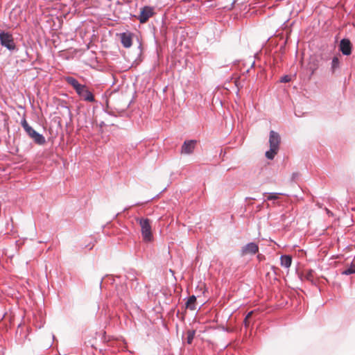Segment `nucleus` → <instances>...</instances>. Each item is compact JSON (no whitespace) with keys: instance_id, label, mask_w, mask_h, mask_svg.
<instances>
[{"instance_id":"nucleus-1","label":"nucleus","mask_w":355,"mask_h":355,"mask_svg":"<svg viewBox=\"0 0 355 355\" xmlns=\"http://www.w3.org/2000/svg\"><path fill=\"white\" fill-rule=\"evenodd\" d=\"M280 141L281 138L279 135L274 130H271L269 136L270 149L265 153L266 158L273 159L279 150Z\"/></svg>"},{"instance_id":"nucleus-2","label":"nucleus","mask_w":355,"mask_h":355,"mask_svg":"<svg viewBox=\"0 0 355 355\" xmlns=\"http://www.w3.org/2000/svg\"><path fill=\"white\" fill-rule=\"evenodd\" d=\"M141 227V232L143 240L145 242H150L153 241V236L152 234L150 220L148 218H141L137 219Z\"/></svg>"},{"instance_id":"nucleus-3","label":"nucleus","mask_w":355,"mask_h":355,"mask_svg":"<svg viewBox=\"0 0 355 355\" xmlns=\"http://www.w3.org/2000/svg\"><path fill=\"white\" fill-rule=\"evenodd\" d=\"M21 123L28 135L33 139L37 144L43 145L46 143L45 137L30 126L25 119L21 121Z\"/></svg>"},{"instance_id":"nucleus-4","label":"nucleus","mask_w":355,"mask_h":355,"mask_svg":"<svg viewBox=\"0 0 355 355\" xmlns=\"http://www.w3.org/2000/svg\"><path fill=\"white\" fill-rule=\"evenodd\" d=\"M0 43L1 46L9 51H14L16 49L13 36L8 32L1 31L0 33Z\"/></svg>"},{"instance_id":"nucleus-5","label":"nucleus","mask_w":355,"mask_h":355,"mask_svg":"<svg viewBox=\"0 0 355 355\" xmlns=\"http://www.w3.org/2000/svg\"><path fill=\"white\" fill-rule=\"evenodd\" d=\"M77 94L84 101L88 102H94L95 98L92 93L87 89L85 85H81L78 90H76Z\"/></svg>"},{"instance_id":"nucleus-6","label":"nucleus","mask_w":355,"mask_h":355,"mask_svg":"<svg viewBox=\"0 0 355 355\" xmlns=\"http://www.w3.org/2000/svg\"><path fill=\"white\" fill-rule=\"evenodd\" d=\"M154 9L153 7L144 6L141 10L138 19L141 24L146 23L154 15Z\"/></svg>"},{"instance_id":"nucleus-7","label":"nucleus","mask_w":355,"mask_h":355,"mask_svg":"<svg viewBox=\"0 0 355 355\" xmlns=\"http://www.w3.org/2000/svg\"><path fill=\"white\" fill-rule=\"evenodd\" d=\"M259 251V246L254 242L249 243L244 245L241 250L242 256L254 255Z\"/></svg>"},{"instance_id":"nucleus-8","label":"nucleus","mask_w":355,"mask_h":355,"mask_svg":"<svg viewBox=\"0 0 355 355\" xmlns=\"http://www.w3.org/2000/svg\"><path fill=\"white\" fill-rule=\"evenodd\" d=\"M340 51L345 55H349L352 53V44L348 39L343 38L339 45Z\"/></svg>"},{"instance_id":"nucleus-9","label":"nucleus","mask_w":355,"mask_h":355,"mask_svg":"<svg viewBox=\"0 0 355 355\" xmlns=\"http://www.w3.org/2000/svg\"><path fill=\"white\" fill-rule=\"evenodd\" d=\"M121 42L123 47L130 48L132 44V34L131 33H123L120 34Z\"/></svg>"},{"instance_id":"nucleus-10","label":"nucleus","mask_w":355,"mask_h":355,"mask_svg":"<svg viewBox=\"0 0 355 355\" xmlns=\"http://www.w3.org/2000/svg\"><path fill=\"white\" fill-rule=\"evenodd\" d=\"M196 141L195 140L185 141L182 146L181 153L184 154H191L193 153Z\"/></svg>"},{"instance_id":"nucleus-11","label":"nucleus","mask_w":355,"mask_h":355,"mask_svg":"<svg viewBox=\"0 0 355 355\" xmlns=\"http://www.w3.org/2000/svg\"><path fill=\"white\" fill-rule=\"evenodd\" d=\"M290 188H292L294 190L293 193H290V197L292 196L297 198V200L302 198L301 194L302 193V189L297 182H294L293 181L290 182Z\"/></svg>"},{"instance_id":"nucleus-12","label":"nucleus","mask_w":355,"mask_h":355,"mask_svg":"<svg viewBox=\"0 0 355 355\" xmlns=\"http://www.w3.org/2000/svg\"><path fill=\"white\" fill-rule=\"evenodd\" d=\"M126 279L130 282H136L135 288H137L139 285V282H137V272L134 270H129L127 271L125 275Z\"/></svg>"},{"instance_id":"nucleus-13","label":"nucleus","mask_w":355,"mask_h":355,"mask_svg":"<svg viewBox=\"0 0 355 355\" xmlns=\"http://www.w3.org/2000/svg\"><path fill=\"white\" fill-rule=\"evenodd\" d=\"M65 81L73 87L75 90H78L82 84H80L78 81L71 76H67L64 78Z\"/></svg>"},{"instance_id":"nucleus-14","label":"nucleus","mask_w":355,"mask_h":355,"mask_svg":"<svg viewBox=\"0 0 355 355\" xmlns=\"http://www.w3.org/2000/svg\"><path fill=\"white\" fill-rule=\"evenodd\" d=\"M196 297L195 295H191L189 297L187 302V308L194 311L196 309Z\"/></svg>"},{"instance_id":"nucleus-15","label":"nucleus","mask_w":355,"mask_h":355,"mask_svg":"<svg viewBox=\"0 0 355 355\" xmlns=\"http://www.w3.org/2000/svg\"><path fill=\"white\" fill-rule=\"evenodd\" d=\"M340 67V61L338 57H334L331 61V69L332 72H334Z\"/></svg>"},{"instance_id":"nucleus-16","label":"nucleus","mask_w":355,"mask_h":355,"mask_svg":"<svg viewBox=\"0 0 355 355\" xmlns=\"http://www.w3.org/2000/svg\"><path fill=\"white\" fill-rule=\"evenodd\" d=\"M341 273H342V275H349L352 274H354L355 273V265L352 263L349 268L344 270Z\"/></svg>"},{"instance_id":"nucleus-17","label":"nucleus","mask_w":355,"mask_h":355,"mask_svg":"<svg viewBox=\"0 0 355 355\" xmlns=\"http://www.w3.org/2000/svg\"><path fill=\"white\" fill-rule=\"evenodd\" d=\"M281 259V265L284 266L286 268H288V255L284 254L282 255L280 257Z\"/></svg>"},{"instance_id":"nucleus-18","label":"nucleus","mask_w":355,"mask_h":355,"mask_svg":"<svg viewBox=\"0 0 355 355\" xmlns=\"http://www.w3.org/2000/svg\"><path fill=\"white\" fill-rule=\"evenodd\" d=\"M195 331H189L187 332V343L191 344L194 338Z\"/></svg>"},{"instance_id":"nucleus-19","label":"nucleus","mask_w":355,"mask_h":355,"mask_svg":"<svg viewBox=\"0 0 355 355\" xmlns=\"http://www.w3.org/2000/svg\"><path fill=\"white\" fill-rule=\"evenodd\" d=\"M279 193H268L266 199L268 200H276L278 198Z\"/></svg>"},{"instance_id":"nucleus-20","label":"nucleus","mask_w":355,"mask_h":355,"mask_svg":"<svg viewBox=\"0 0 355 355\" xmlns=\"http://www.w3.org/2000/svg\"><path fill=\"white\" fill-rule=\"evenodd\" d=\"M253 313V311H250L245 316V319H244V323H245V325L247 327L249 325V322H248V320L250 319V318L252 316Z\"/></svg>"},{"instance_id":"nucleus-21","label":"nucleus","mask_w":355,"mask_h":355,"mask_svg":"<svg viewBox=\"0 0 355 355\" xmlns=\"http://www.w3.org/2000/svg\"><path fill=\"white\" fill-rule=\"evenodd\" d=\"M281 83H288V75H284L280 79Z\"/></svg>"},{"instance_id":"nucleus-22","label":"nucleus","mask_w":355,"mask_h":355,"mask_svg":"<svg viewBox=\"0 0 355 355\" xmlns=\"http://www.w3.org/2000/svg\"><path fill=\"white\" fill-rule=\"evenodd\" d=\"M299 176V174L298 173H293L292 175V180H295Z\"/></svg>"},{"instance_id":"nucleus-23","label":"nucleus","mask_w":355,"mask_h":355,"mask_svg":"<svg viewBox=\"0 0 355 355\" xmlns=\"http://www.w3.org/2000/svg\"><path fill=\"white\" fill-rule=\"evenodd\" d=\"M285 37H286V41H287L288 38V31H286L285 33Z\"/></svg>"},{"instance_id":"nucleus-24","label":"nucleus","mask_w":355,"mask_h":355,"mask_svg":"<svg viewBox=\"0 0 355 355\" xmlns=\"http://www.w3.org/2000/svg\"><path fill=\"white\" fill-rule=\"evenodd\" d=\"M289 261H290V266H291V262H292V256H291V254H290Z\"/></svg>"},{"instance_id":"nucleus-25","label":"nucleus","mask_w":355,"mask_h":355,"mask_svg":"<svg viewBox=\"0 0 355 355\" xmlns=\"http://www.w3.org/2000/svg\"><path fill=\"white\" fill-rule=\"evenodd\" d=\"M311 276V272H309V276H308V279H309Z\"/></svg>"},{"instance_id":"nucleus-26","label":"nucleus","mask_w":355,"mask_h":355,"mask_svg":"<svg viewBox=\"0 0 355 355\" xmlns=\"http://www.w3.org/2000/svg\"><path fill=\"white\" fill-rule=\"evenodd\" d=\"M257 257H258V259H261V254H259V255L257 256Z\"/></svg>"}]
</instances>
